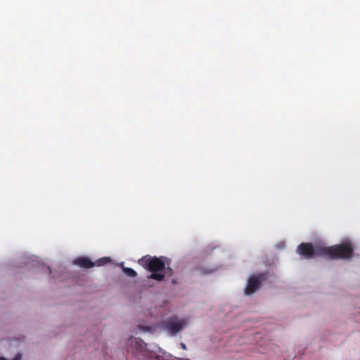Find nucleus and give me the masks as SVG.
<instances>
[{
	"instance_id": "1",
	"label": "nucleus",
	"mask_w": 360,
	"mask_h": 360,
	"mask_svg": "<svg viewBox=\"0 0 360 360\" xmlns=\"http://www.w3.org/2000/svg\"><path fill=\"white\" fill-rule=\"evenodd\" d=\"M297 252L306 259L316 256H326L331 259H347L352 256L353 248L349 241L330 247L302 243L297 248Z\"/></svg>"
},
{
	"instance_id": "2",
	"label": "nucleus",
	"mask_w": 360,
	"mask_h": 360,
	"mask_svg": "<svg viewBox=\"0 0 360 360\" xmlns=\"http://www.w3.org/2000/svg\"><path fill=\"white\" fill-rule=\"evenodd\" d=\"M131 352L139 359L144 360H176L172 354L167 353L159 347H149L142 340L131 337L127 340Z\"/></svg>"
},
{
	"instance_id": "3",
	"label": "nucleus",
	"mask_w": 360,
	"mask_h": 360,
	"mask_svg": "<svg viewBox=\"0 0 360 360\" xmlns=\"http://www.w3.org/2000/svg\"><path fill=\"white\" fill-rule=\"evenodd\" d=\"M139 264L151 274L148 276L158 281H162L165 276V264L162 259L145 256L139 260Z\"/></svg>"
},
{
	"instance_id": "4",
	"label": "nucleus",
	"mask_w": 360,
	"mask_h": 360,
	"mask_svg": "<svg viewBox=\"0 0 360 360\" xmlns=\"http://www.w3.org/2000/svg\"><path fill=\"white\" fill-rule=\"evenodd\" d=\"M188 323L189 319L188 317L172 316L162 321L161 326L170 336H174L186 328Z\"/></svg>"
},
{
	"instance_id": "5",
	"label": "nucleus",
	"mask_w": 360,
	"mask_h": 360,
	"mask_svg": "<svg viewBox=\"0 0 360 360\" xmlns=\"http://www.w3.org/2000/svg\"><path fill=\"white\" fill-rule=\"evenodd\" d=\"M262 280V275L250 276L248 278L247 285L244 289V293L246 295H250L253 294L259 288Z\"/></svg>"
},
{
	"instance_id": "6",
	"label": "nucleus",
	"mask_w": 360,
	"mask_h": 360,
	"mask_svg": "<svg viewBox=\"0 0 360 360\" xmlns=\"http://www.w3.org/2000/svg\"><path fill=\"white\" fill-rule=\"evenodd\" d=\"M0 360H22V354L15 349H7L0 354Z\"/></svg>"
},
{
	"instance_id": "7",
	"label": "nucleus",
	"mask_w": 360,
	"mask_h": 360,
	"mask_svg": "<svg viewBox=\"0 0 360 360\" xmlns=\"http://www.w3.org/2000/svg\"><path fill=\"white\" fill-rule=\"evenodd\" d=\"M73 264L84 268H91L94 266V263L86 257L77 258L73 261Z\"/></svg>"
},
{
	"instance_id": "8",
	"label": "nucleus",
	"mask_w": 360,
	"mask_h": 360,
	"mask_svg": "<svg viewBox=\"0 0 360 360\" xmlns=\"http://www.w3.org/2000/svg\"><path fill=\"white\" fill-rule=\"evenodd\" d=\"M137 328L142 333H153L154 331V327L148 326L143 322L138 323Z\"/></svg>"
},
{
	"instance_id": "9",
	"label": "nucleus",
	"mask_w": 360,
	"mask_h": 360,
	"mask_svg": "<svg viewBox=\"0 0 360 360\" xmlns=\"http://www.w3.org/2000/svg\"><path fill=\"white\" fill-rule=\"evenodd\" d=\"M120 266L122 267L123 272L128 276L132 277V278L136 276L137 274L134 269H132L131 268L123 266V263L120 264Z\"/></svg>"
},
{
	"instance_id": "10",
	"label": "nucleus",
	"mask_w": 360,
	"mask_h": 360,
	"mask_svg": "<svg viewBox=\"0 0 360 360\" xmlns=\"http://www.w3.org/2000/svg\"><path fill=\"white\" fill-rule=\"evenodd\" d=\"M111 262V259L110 257H103V258H101L100 259L97 260L95 263H94V266H102V265H104L105 264H107L108 262Z\"/></svg>"
},
{
	"instance_id": "11",
	"label": "nucleus",
	"mask_w": 360,
	"mask_h": 360,
	"mask_svg": "<svg viewBox=\"0 0 360 360\" xmlns=\"http://www.w3.org/2000/svg\"><path fill=\"white\" fill-rule=\"evenodd\" d=\"M181 347H182L184 349H186V345H185L184 343H181Z\"/></svg>"
}]
</instances>
